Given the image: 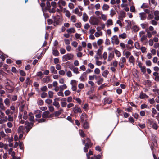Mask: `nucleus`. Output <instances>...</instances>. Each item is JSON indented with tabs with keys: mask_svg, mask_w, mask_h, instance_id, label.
Segmentation results:
<instances>
[{
	"mask_svg": "<svg viewBox=\"0 0 159 159\" xmlns=\"http://www.w3.org/2000/svg\"><path fill=\"white\" fill-rule=\"evenodd\" d=\"M83 126L85 129H88L89 127V125L86 121L83 122Z\"/></svg>",
	"mask_w": 159,
	"mask_h": 159,
	"instance_id": "obj_34",
	"label": "nucleus"
},
{
	"mask_svg": "<svg viewBox=\"0 0 159 159\" xmlns=\"http://www.w3.org/2000/svg\"><path fill=\"white\" fill-rule=\"evenodd\" d=\"M148 124L151 125L155 129H157L158 128V125L155 122L152 121H149V122L148 123Z\"/></svg>",
	"mask_w": 159,
	"mask_h": 159,
	"instance_id": "obj_15",
	"label": "nucleus"
},
{
	"mask_svg": "<svg viewBox=\"0 0 159 159\" xmlns=\"http://www.w3.org/2000/svg\"><path fill=\"white\" fill-rule=\"evenodd\" d=\"M106 102L108 104H110L112 102V100L110 98H107L106 101Z\"/></svg>",
	"mask_w": 159,
	"mask_h": 159,
	"instance_id": "obj_64",
	"label": "nucleus"
},
{
	"mask_svg": "<svg viewBox=\"0 0 159 159\" xmlns=\"http://www.w3.org/2000/svg\"><path fill=\"white\" fill-rule=\"evenodd\" d=\"M25 129L24 126H20L18 129V132L19 133H24Z\"/></svg>",
	"mask_w": 159,
	"mask_h": 159,
	"instance_id": "obj_20",
	"label": "nucleus"
},
{
	"mask_svg": "<svg viewBox=\"0 0 159 159\" xmlns=\"http://www.w3.org/2000/svg\"><path fill=\"white\" fill-rule=\"evenodd\" d=\"M103 43V41L102 39H98L97 41V44L98 46H100Z\"/></svg>",
	"mask_w": 159,
	"mask_h": 159,
	"instance_id": "obj_47",
	"label": "nucleus"
},
{
	"mask_svg": "<svg viewBox=\"0 0 159 159\" xmlns=\"http://www.w3.org/2000/svg\"><path fill=\"white\" fill-rule=\"evenodd\" d=\"M5 107L4 105L2 102H0V110H5Z\"/></svg>",
	"mask_w": 159,
	"mask_h": 159,
	"instance_id": "obj_42",
	"label": "nucleus"
},
{
	"mask_svg": "<svg viewBox=\"0 0 159 159\" xmlns=\"http://www.w3.org/2000/svg\"><path fill=\"white\" fill-rule=\"evenodd\" d=\"M60 53L62 54H64L66 52L65 49L62 48H61L60 49Z\"/></svg>",
	"mask_w": 159,
	"mask_h": 159,
	"instance_id": "obj_55",
	"label": "nucleus"
},
{
	"mask_svg": "<svg viewBox=\"0 0 159 159\" xmlns=\"http://www.w3.org/2000/svg\"><path fill=\"white\" fill-rule=\"evenodd\" d=\"M77 20L76 16L75 15H72L70 17V20L73 23H75Z\"/></svg>",
	"mask_w": 159,
	"mask_h": 159,
	"instance_id": "obj_26",
	"label": "nucleus"
},
{
	"mask_svg": "<svg viewBox=\"0 0 159 159\" xmlns=\"http://www.w3.org/2000/svg\"><path fill=\"white\" fill-rule=\"evenodd\" d=\"M102 13H103L102 11H96L95 12V14L97 16H99L100 15L101 16Z\"/></svg>",
	"mask_w": 159,
	"mask_h": 159,
	"instance_id": "obj_45",
	"label": "nucleus"
},
{
	"mask_svg": "<svg viewBox=\"0 0 159 159\" xmlns=\"http://www.w3.org/2000/svg\"><path fill=\"white\" fill-rule=\"evenodd\" d=\"M114 54L112 53H110L108 55V61H110L113 57Z\"/></svg>",
	"mask_w": 159,
	"mask_h": 159,
	"instance_id": "obj_37",
	"label": "nucleus"
},
{
	"mask_svg": "<svg viewBox=\"0 0 159 159\" xmlns=\"http://www.w3.org/2000/svg\"><path fill=\"white\" fill-rule=\"evenodd\" d=\"M50 71L51 72L54 74H57V71L55 69V68L53 66H51L50 67Z\"/></svg>",
	"mask_w": 159,
	"mask_h": 159,
	"instance_id": "obj_31",
	"label": "nucleus"
},
{
	"mask_svg": "<svg viewBox=\"0 0 159 159\" xmlns=\"http://www.w3.org/2000/svg\"><path fill=\"white\" fill-rule=\"evenodd\" d=\"M130 11L133 13H136L137 12V11L135 9V7L134 5H132L130 6Z\"/></svg>",
	"mask_w": 159,
	"mask_h": 159,
	"instance_id": "obj_32",
	"label": "nucleus"
},
{
	"mask_svg": "<svg viewBox=\"0 0 159 159\" xmlns=\"http://www.w3.org/2000/svg\"><path fill=\"white\" fill-rule=\"evenodd\" d=\"M74 55L71 53H67L64 55L62 56V61H63L72 60Z\"/></svg>",
	"mask_w": 159,
	"mask_h": 159,
	"instance_id": "obj_2",
	"label": "nucleus"
},
{
	"mask_svg": "<svg viewBox=\"0 0 159 159\" xmlns=\"http://www.w3.org/2000/svg\"><path fill=\"white\" fill-rule=\"evenodd\" d=\"M73 110L75 113L82 112L80 108L78 107L76 105H75V107H73Z\"/></svg>",
	"mask_w": 159,
	"mask_h": 159,
	"instance_id": "obj_10",
	"label": "nucleus"
},
{
	"mask_svg": "<svg viewBox=\"0 0 159 159\" xmlns=\"http://www.w3.org/2000/svg\"><path fill=\"white\" fill-rule=\"evenodd\" d=\"M146 32L147 33V36L149 38H150L152 37V35H154L156 34V32L155 31H153L152 32H150L148 30H146Z\"/></svg>",
	"mask_w": 159,
	"mask_h": 159,
	"instance_id": "obj_11",
	"label": "nucleus"
},
{
	"mask_svg": "<svg viewBox=\"0 0 159 159\" xmlns=\"http://www.w3.org/2000/svg\"><path fill=\"white\" fill-rule=\"evenodd\" d=\"M75 30L74 28H70L67 30L66 31L69 34L74 33Z\"/></svg>",
	"mask_w": 159,
	"mask_h": 159,
	"instance_id": "obj_30",
	"label": "nucleus"
},
{
	"mask_svg": "<svg viewBox=\"0 0 159 159\" xmlns=\"http://www.w3.org/2000/svg\"><path fill=\"white\" fill-rule=\"evenodd\" d=\"M87 75L86 72H84L82 73L80 77V79L81 81H84L86 78Z\"/></svg>",
	"mask_w": 159,
	"mask_h": 159,
	"instance_id": "obj_17",
	"label": "nucleus"
},
{
	"mask_svg": "<svg viewBox=\"0 0 159 159\" xmlns=\"http://www.w3.org/2000/svg\"><path fill=\"white\" fill-rule=\"evenodd\" d=\"M29 115L30 116L29 120L31 121H33L34 120V117L33 116L32 114L30 113H29Z\"/></svg>",
	"mask_w": 159,
	"mask_h": 159,
	"instance_id": "obj_46",
	"label": "nucleus"
},
{
	"mask_svg": "<svg viewBox=\"0 0 159 159\" xmlns=\"http://www.w3.org/2000/svg\"><path fill=\"white\" fill-rule=\"evenodd\" d=\"M74 13L77 14L78 16L80 17L82 14V12L81 11H80L78 8H75L74 10Z\"/></svg>",
	"mask_w": 159,
	"mask_h": 159,
	"instance_id": "obj_18",
	"label": "nucleus"
},
{
	"mask_svg": "<svg viewBox=\"0 0 159 159\" xmlns=\"http://www.w3.org/2000/svg\"><path fill=\"white\" fill-rule=\"evenodd\" d=\"M94 73L96 74H99L100 73V70L98 68H95L94 70Z\"/></svg>",
	"mask_w": 159,
	"mask_h": 159,
	"instance_id": "obj_54",
	"label": "nucleus"
},
{
	"mask_svg": "<svg viewBox=\"0 0 159 159\" xmlns=\"http://www.w3.org/2000/svg\"><path fill=\"white\" fill-rule=\"evenodd\" d=\"M37 103L39 105H42L43 104L44 102L42 99H39L37 102Z\"/></svg>",
	"mask_w": 159,
	"mask_h": 159,
	"instance_id": "obj_59",
	"label": "nucleus"
},
{
	"mask_svg": "<svg viewBox=\"0 0 159 159\" xmlns=\"http://www.w3.org/2000/svg\"><path fill=\"white\" fill-rule=\"evenodd\" d=\"M83 144H85V146L91 147L92 144L90 142V139L89 138H87L85 140L83 141Z\"/></svg>",
	"mask_w": 159,
	"mask_h": 159,
	"instance_id": "obj_8",
	"label": "nucleus"
},
{
	"mask_svg": "<svg viewBox=\"0 0 159 159\" xmlns=\"http://www.w3.org/2000/svg\"><path fill=\"white\" fill-rule=\"evenodd\" d=\"M150 23L154 25H156L157 24V22L154 20H152L150 21Z\"/></svg>",
	"mask_w": 159,
	"mask_h": 159,
	"instance_id": "obj_62",
	"label": "nucleus"
},
{
	"mask_svg": "<svg viewBox=\"0 0 159 159\" xmlns=\"http://www.w3.org/2000/svg\"><path fill=\"white\" fill-rule=\"evenodd\" d=\"M8 154L12 156H14L15 155V152L13 151L12 148H10L8 150Z\"/></svg>",
	"mask_w": 159,
	"mask_h": 159,
	"instance_id": "obj_28",
	"label": "nucleus"
},
{
	"mask_svg": "<svg viewBox=\"0 0 159 159\" xmlns=\"http://www.w3.org/2000/svg\"><path fill=\"white\" fill-rule=\"evenodd\" d=\"M109 6L107 4H104L102 7V9L103 11H107L109 8Z\"/></svg>",
	"mask_w": 159,
	"mask_h": 159,
	"instance_id": "obj_23",
	"label": "nucleus"
},
{
	"mask_svg": "<svg viewBox=\"0 0 159 159\" xmlns=\"http://www.w3.org/2000/svg\"><path fill=\"white\" fill-rule=\"evenodd\" d=\"M101 18L102 19L103 21H106L107 19V16L103 13L101 15Z\"/></svg>",
	"mask_w": 159,
	"mask_h": 159,
	"instance_id": "obj_43",
	"label": "nucleus"
},
{
	"mask_svg": "<svg viewBox=\"0 0 159 159\" xmlns=\"http://www.w3.org/2000/svg\"><path fill=\"white\" fill-rule=\"evenodd\" d=\"M102 32L101 31L99 32H96L94 34L95 36L96 37H98L102 35Z\"/></svg>",
	"mask_w": 159,
	"mask_h": 159,
	"instance_id": "obj_38",
	"label": "nucleus"
},
{
	"mask_svg": "<svg viewBox=\"0 0 159 159\" xmlns=\"http://www.w3.org/2000/svg\"><path fill=\"white\" fill-rule=\"evenodd\" d=\"M63 12L65 13L66 16L69 18L71 16V13L70 11L66 8H63Z\"/></svg>",
	"mask_w": 159,
	"mask_h": 159,
	"instance_id": "obj_13",
	"label": "nucleus"
},
{
	"mask_svg": "<svg viewBox=\"0 0 159 159\" xmlns=\"http://www.w3.org/2000/svg\"><path fill=\"white\" fill-rule=\"evenodd\" d=\"M143 53L146 52L147 49L145 47H141L140 49Z\"/></svg>",
	"mask_w": 159,
	"mask_h": 159,
	"instance_id": "obj_50",
	"label": "nucleus"
},
{
	"mask_svg": "<svg viewBox=\"0 0 159 159\" xmlns=\"http://www.w3.org/2000/svg\"><path fill=\"white\" fill-rule=\"evenodd\" d=\"M108 71L107 70H105L103 73L102 75L103 77H107V75L108 74Z\"/></svg>",
	"mask_w": 159,
	"mask_h": 159,
	"instance_id": "obj_57",
	"label": "nucleus"
},
{
	"mask_svg": "<svg viewBox=\"0 0 159 159\" xmlns=\"http://www.w3.org/2000/svg\"><path fill=\"white\" fill-rule=\"evenodd\" d=\"M60 90L63 91L64 89H66L67 88V86L66 84H64L63 85H61L59 86Z\"/></svg>",
	"mask_w": 159,
	"mask_h": 159,
	"instance_id": "obj_48",
	"label": "nucleus"
},
{
	"mask_svg": "<svg viewBox=\"0 0 159 159\" xmlns=\"http://www.w3.org/2000/svg\"><path fill=\"white\" fill-rule=\"evenodd\" d=\"M94 7L96 10H98L100 9L101 5L99 3H97L94 5Z\"/></svg>",
	"mask_w": 159,
	"mask_h": 159,
	"instance_id": "obj_60",
	"label": "nucleus"
},
{
	"mask_svg": "<svg viewBox=\"0 0 159 159\" xmlns=\"http://www.w3.org/2000/svg\"><path fill=\"white\" fill-rule=\"evenodd\" d=\"M78 43L76 41H73L71 43V45L75 48H76L78 45Z\"/></svg>",
	"mask_w": 159,
	"mask_h": 159,
	"instance_id": "obj_61",
	"label": "nucleus"
},
{
	"mask_svg": "<svg viewBox=\"0 0 159 159\" xmlns=\"http://www.w3.org/2000/svg\"><path fill=\"white\" fill-rule=\"evenodd\" d=\"M102 50L103 47L102 46H100L97 51V54L98 56H100L101 55V52Z\"/></svg>",
	"mask_w": 159,
	"mask_h": 159,
	"instance_id": "obj_29",
	"label": "nucleus"
},
{
	"mask_svg": "<svg viewBox=\"0 0 159 159\" xmlns=\"http://www.w3.org/2000/svg\"><path fill=\"white\" fill-rule=\"evenodd\" d=\"M128 61L130 63L132 64L133 66L134 65L135 59L133 55H131L129 57Z\"/></svg>",
	"mask_w": 159,
	"mask_h": 159,
	"instance_id": "obj_14",
	"label": "nucleus"
},
{
	"mask_svg": "<svg viewBox=\"0 0 159 159\" xmlns=\"http://www.w3.org/2000/svg\"><path fill=\"white\" fill-rule=\"evenodd\" d=\"M49 97L50 98H52L53 96V92L52 91H49L48 93Z\"/></svg>",
	"mask_w": 159,
	"mask_h": 159,
	"instance_id": "obj_51",
	"label": "nucleus"
},
{
	"mask_svg": "<svg viewBox=\"0 0 159 159\" xmlns=\"http://www.w3.org/2000/svg\"><path fill=\"white\" fill-rule=\"evenodd\" d=\"M72 70L73 72L76 74H78L79 73L78 71V68L77 67H74L73 68Z\"/></svg>",
	"mask_w": 159,
	"mask_h": 159,
	"instance_id": "obj_40",
	"label": "nucleus"
},
{
	"mask_svg": "<svg viewBox=\"0 0 159 159\" xmlns=\"http://www.w3.org/2000/svg\"><path fill=\"white\" fill-rule=\"evenodd\" d=\"M53 105L56 107L57 108H58L60 107V104L58 102L54 101L53 103Z\"/></svg>",
	"mask_w": 159,
	"mask_h": 159,
	"instance_id": "obj_33",
	"label": "nucleus"
},
{
	"mask_svg": "<svg viewBox=\"0 0 159 159\" xmlns=\"http://www.w3.org/2000/svg\"><path fill=\"white\" fill-rule=\"evenodd\" d=\"M5 131L6 133H10L11 132V130L8 128H5Z\"/></svg>",
	"mask_w": 159,
	"mask_h": 159,
	"instance_id": "obj_63",
	"label": "nucleus"
},
{
	"mask_svg": "<svg viewBox=\"0 0 159 159\" xmlns=\"http://www.w3.org/2000/svg\"><path fill=\"white\" fill-rule=\"evenodd\" d=\"M113 22L112 19H109L107 20V21L105 23V25L107 27H109L110 26H111L113 25Z\"/></svg>",
	"mask_w": 159,
	"mask_h": 159,
	"instance_id": "obj_9",
	"label": "nucleus"
},
{
	"mask_svg": "<svg viewBox=\"0 0 159 159\" xmlns=\"http://www.w3.org/2000/svg\"><path fill=\"white\" fill-rule=\"evenodd\" d=\"M89 22L90 24L93 25H97L98 24L99 20L97 17L92 16L90 17Z\"/></svg>",
	"mask_w": 159,
	"mask_h": 159,
	"instance_id": "obj_1",
	"label": "nucleus"
},
{
	"mask_svg": "<svg viewBox=\"0 0 159 159\" xmlns=\"http://www.w3.org/2000/svg\"><path fill=\"white\" fill-rule=\"evenodd\" d=\"M71 92L68 90H66L64 92V94L65 96H68L70 94Z\"/></svg>",
	"mask_w": 159,
	"mask_h": 159,
	"instance_id": "obj_56",
	"label": "nucleus"
},
{
	"mask_svg": "<svg viewBox=\"0 0 159 159\" xmlns=\"http://www.w3.org/2000/svg\"><path fill=\"white\" fill-rule=\"evenodd\" d=\"M56 7H53L51 9L50 8L49 9H48L49 10V12L50 13H54L56 11Z\"/></svg>",
	"mask_w": 159,
	"mask_h": 159,
	"instance_id": "obj_39",
	"label": "nucleus"
},
{
	"mask_svg": "<svg viewBox=\"0 0 159 159\" xmlns=\"http://www.w3.org/2000/svg\"><path fill=\"white\" fill-rule=\"evenodd\" d=\"M126 34L125 33H123L119 35V37L120 39H125L126 38Z\"/></svg>",
	"mask_w": 159,
	"mask_h": 159,
	"instance_id": "obj_35",
	"label": "nucleus"
},
{
	"mask_svg": "<svg viewBox=\"0 0 159 159\" xmlns=\"http://www.w3.org/2000/svg\"><path fill=\"white\" fill-rule=\"evenodd\" d=\"M145 32L144 31H141L139 33V36L140 38V40L141 42L147 40V36L145 34Z\"/></svg>",
	"mask_w": 159,
	"mask_h": 159,
	"instance_id": "obj_3",
	"label": "nucleus"
},
{
	"mask_svg": "<svg viewBox=\"0 0 159 159\" xmlns=\"http://www.w3.org/2000/svg\"><path fill=\"white\" fill-rule=\"evenodd\" d=\"M33 124L32 123H28L26 126V129L27 130V133L30 130L33 126Z\"/></svg>",
	"mask_w": 159,
	"mask_h": 159,
	"instance_id": "obj_19",
	"label": "nucleus"
},
{
	"mask_svg": "<svg viewBox=\"0 0 159 159\" xmlns=\"http://www.w3.org/2000/svg\"><path fill=\"white\" fill-rule=\"evenodd\" d=\"M115 54H116V56H117L118 57H119L121 56V53L118 50H115Z\"/></svg>",
	"mask_w": 159,
	"mask_h": 159,
	"instance_id": "obj_44",
	"label": "nucleus"
},
{
	"mask_svg": "<svg viewBox=\"0 0 159 159\" xmlns=\"http://www.w3.org/2000/svg\"><path fill=\"white\" fill-rule=\"evenodd\" d=\"M110 12V15L111 17H113V16L116 14L115 11L113 9L111 10Z\"/></svg>",
	"mask_w": 159,
	"mask_h": 159,
	"instance_id": "obj_53",
	"label": "nucleus"
},
{
	"mask_svg": "<svg viewBox=\"0 0 159 159\" xmlns=\"http://www.w3.org/2000/svg\"><path fill=\"white\" fill-rule=\"evenodd\" d=\"M79 132L80 135L81 137H84L85 136V134L82 130L80 129L79 130Z\"/></svg>",
	"mask_w": 159,
	"mask_h": 159,
	"instance_id": "obj_52",
	"label": "nucleus"
},
{
	"mask_svg": "<svg viewBox=\"0 0 159 159\" xmlns=\"http://www.w3.org/2000/svg\"><path fill=\"white\" fill-rule=\"evenodd\" d=\"M80 119L82 122L86 121L87 120V115L85 114H82L80 116Z\"/></svg>",
	"mask_w": 159,
	"mask_h": 159,
	"instance_id": "obj_16",
	"label": "nucleus"
},
{
	"mask_svg": "<svg viewBox=\"0 0 159 159\" xmlns=\"http://www.w3.org/2000/svg\"><path fill=\"white\" fill-rule=\"evenodd\" d=\"M139 15L141 20H144L146 19V15L144 13H140Z\"/></svg>",
	"mask_w": 159,
	"mask_h": 159,
	"instance_id": "obj_24",
	"label": "nucleus"
},
{
	"mask_svg": "<svg viewBox=\"0 0 159 159\" xmlns=\"http://www.w3.org/2000/svg\"><path fill=\"white\" fill-rule=\"evenodd\" d=\"M88 15L85 13H84L82 16L83 20L84 22H86L88 21Z\"/></svg>",
	"mask_w": 159,
	"mask_h": 159,
	"instance_id": "obj_21",
	"label": "nucleus"
},
{
	"mask_svg": "<svg viewBox=\"0 0 159 159\" xmlns=\"http://www.w3.org/2000/svg\"><path fill=\"white\" fill-rule=\"evenodd\" d=\"M45 102L47 104H50L52 103V100L50 99H47L45 100Z\"/></svg>",
	"mask_w": 159,
	"mask_h": 159,
	"instance_id": "obj_58",
	"label": "nucleus"
},
{
	"mask_svg": "<svg viewBox=\"0 0 159 159\" xmlns=\"http://www.w3.org/2000/svg\"><path fill=\"white\" fill-rule=\"evenodd\" d=\"M70 84L71 85V89L73 91H75L77 89V83L75 80H72L70 82Z\"/></svg>",
	"mask_w": 159,
	"mask_h": 159,
	"instance_id": "obj_6",
	"label": "nucleus"
},
{
	"mask_svg": "<svg viewBox=\"0 0 159 159\" xmlns=\"http://www.w3.org/2000/svg\"><path fill=\"white\" fill-rule=\"evenodd\" d=\"M148 97V96L147 95L143 93V92L140 93L139 96V97L141 99L147 98Z\"/></svg>",
	"mask_w": 159,
	"mask_h": 159,
	"instance_id": "obj_25",
	"label": "nucleus"
},
{
	"mask_svg": "<svg viewBox=\"0 0 159 159\" xmlns=\"http://www.w3.org/2000/svg\"><path fill=\"white\" fill-rule=\"evenodd\" d=\"M134 45H135V48L137 49H138V50L140 49L141 47L140 46V45L139 43L137 42H136L135 43Z\"/></svg>",
	"mask_w": 159,
	"mask_h": 159,
	"instance_id": "obj_41",
	"label": "nucleus"
},
{
	"mask_svg": "<svg viewBox=\"0 0 159 159\" xmlns=\"http://www.w3.org/2000/svg\"><path fill=\"white\" fill-rule=\"evenodd\" d=\"M52 54L56 56H57L59 54V53L58 51L57 50L54 49H52Z\"/></svg>",
	"mask_w": 159,
	"mask_h": 159,
	"instance_id": "obj_27",
	"label": "nucleus"
},
{
	"mask_svg": "<svg viewBox=\"0 0 159 159\" xmlns=\"http://www.w3.org/2000/svg\"><path fill=\"white\" fill-rule=\"evenodd\" d=\"M111 42L113 44L118 45L119 43V41L118 37L116 35L113 36L111 38Z\"/></svg>",
	"mask_w": 159,
	"mask_h": 159,
	"instance_id": "obj_5",
	"label": "nucleus"
},
{
	"mask_svg": "<svg viewBox=\"0 0 159 159\" xmlns=\"http://www.w3.org/2000/svg\"><path fill=\"white\" fill-rule=\"evenodd\" d=\"M66 98H63L61 99V106L62 107H66L67 105V103L66 102Z\"/></svg>",
	"mask_w": 159,
	"mask_h": 159,
	"instance_id": "obj_12",
	"label": "nucleus"
},
{
	"mask_svg": "<svg viewBox=\"0 0 159 159\" xmlns=\"http://www.w3.org/2000/svg\"><path fill=\"white\" fill-rule=\"evenodd\" d=\"M126 62L125 58L124 57H121L120 61L119 62V65L121 67L123 68L124 67V65Z\"/></svg>",
	"mask_w": 159,
	"mask_h": 159,
	"instance_id": "obj_7",
	"label": "nucleus"
},
{
	"mask_svg": "<svg viewBox=\"0 0 159 159\" xmlns=\"http://www.w3.org/2000/svg\"><path fill=\"white\" fill-rule=\"evenodd\" d=\"M59 3L61 4L62 6H65L66 4V2L65 1L62 0L59 1L57 3V4H59Z\"/></svg>",
	"mask_w": 159,
	"mask_h": 159,
	"instance_id": "obj_49",
	"label": "nucleus"
},
{
	"mask_svg": "<svg viewBox=\"0 0 159 159\" xmlns=\"http://www.w3.org/2000/svg\"><path fill=\"white\" fill-rule=\"evenodd\" d=\"M49 112L48 111H46L44 112H43L42 114V117L43 118H48L49 117Z\"/></svg>",
	"mask_w": 159,
	"mask_h": 159,
	"instance_id": "obj_22",
	"label": "nucleus"
},
{
	"mask_svg": "<svg viewBox=\"0 0 159 159\" xmlns=\"http://www.w3.org/2000/svg\"><path fill=\"white\" fill-rule=\"evenodd\" d=\"M4 102L5 105L7 106H9L10 105V101L8 98L5 99L4 101Z\"/></svg>",
	"mask_w": 159,
	"mask_h": 159,
	"instance_id": "obj_36",
	"label": "nucleus"
},
{
	"mask_svg": "<svg viewBox=\"0 0 159 159\" xmlns=\"http://www.w3.org/2000/svg\"><path fill=\"white\" fill-rule=\"evenodd\" d=\"M19 117L20 119L22 117L24 119H26L28 118V115L26 111L21 110L20 112Z\"/></svg>",
	"mask_w": 159,
	"mask_h": 159,
	"instance_id": "obj_4",
	"label": "nucleus"
}]
</instances>
